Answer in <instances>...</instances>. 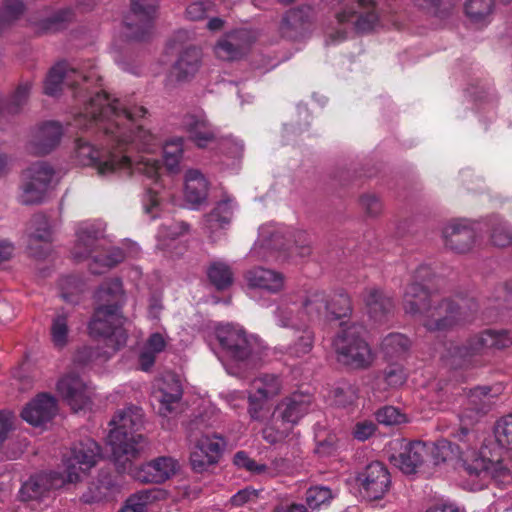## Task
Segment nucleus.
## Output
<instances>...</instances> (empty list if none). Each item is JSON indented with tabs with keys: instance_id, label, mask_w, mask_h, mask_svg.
I'll return each instance as SVG.
<instances>
[{
	"instance_id": "nucleus-1",
	"label": "nucleus",
	"mask_w": 512,
	"mask_h": 512,
	"mask_svg": "<svg viewBox=\"0 0 512 512\" xmlns=\"http://www.w3.org/2000/svg\"><path fill=\"white\" fill-rule=\"evenodd\" d=\"M147 113L144 106L112 99L107 93L91 97L85 108L74 115L70 125L94 136L102 147L97 148L84 137L77 138L75 162L95 168L100 176L131 175L136 171L158 184L162 170L160 161L141 157L134 164L131 155L134 151L150 152L157 145L155 136L138 123Z\"/></svg>"
},
{
	"instance_id": "nucleus-2",
	"label": "nucleus",
	"mask_w": 512,
	"mask_h": 512,
	"mask_svg": "<svg viewBox=\"0 0 512 512\" xmlns=\"http://www.w3.org/2000/svg\"><path fill=\"white\" fill-rule=\"evenodd\" d=\"M95 307L88 324L89 334L93 338L109 341L114 350L126 344L127 333L123 326L126 317L123 307L126 295L120 278L103 281L94 294Z\"/></svg>"
},
{
	"instance_id": "nucleus-3",
	"label": "nucleus",
	"mask_w": 512,
	"mask_h": 512,
	"mask_svg": "<svg viewBox=\"0 0 512 512\" xmlns=\"http://www.w3.org/2000/svg\"><path fill=\"white\" fill-rule=\"evenodd\" d=\"M101 448L96 441L86 438L75 444L67 459L66 475L56 471L39 473L31 476L23 483L19 496L22 501L38 500L45 497L51 490L58 489L67 481L76 483L80 479L79 472L86 473L100 457Z\"/></svg>"
},
{
	"instance_id": "nucleus-4",
	"label": "nucleus",
	"mask_w": 512,
	"mask_h": 512,
	"mask_svg": "<svg viewBox=\"0 0 512 512\" xmlns=\"http://www.w3.org/2000/svg\"><path fill=\"white\" fill-rule=\"evenodd\" d=\"M112 429L108 435L112 457L120 473L131 471L132 461L145 448L147 441L139 433L143 425L142 409L128 406L118 410L110 421Z\"/></svg>"
},
{
	"instance_id": "nucleus-5",
	"label": "nucleus",
	"mask_w": 512,
	"mask_h": 512,
	"mask_svg": "<svg viewBox=\"0 0 512 512\" xmlns=\"http://www.w3.org/2000/svg\"><path fill=\"white\" fill-rule=\"evenodd\" d=\"M418 315L430 331H445L467 320L463 307L450 300H440L428 266L418 267Z\"/></svg>"
},
{
	"instance_id": "nucleus-6",
	"label": "nucleus",
	"mask_w": 512,
	"mask_h": 512,
	"mask_svg": "<svg viewBox=\"0 0 512 512\" xmlns=\"http://www.w3.org/2000/svg\"><path fill=\"white\" fill-rule=\"evenodd\" d=\"M216 338L224 357L243 372L257 368L267 356L264 343L241 327L220 326L216 329Z\"/></svg>"
},
{
	"instance_id": "nucleus-7",
	"label": "nucleus",
	"mask_w": 512,
	"mask_h": 512,
	"mask_svg": "<svg viewBox=\"0 0 512 512\" xmlns=\"http://www.w3.org/2000/svg\"><path fill=\"white\" fill-rule=\"evenodd\" d=\"M101 81V77L94 70L89 72L79 71L71 67L69 63L62 61L53 66L44 82V93L56 96L65 85L73 91V97L78 103H82L83 110L91 97L97 93H106L98 90L95 84Z\"/></svg>"
},
{
	"instance_id": "nucleus-8",
	"label": "nucleus",
	"mask_w": 512,
	"mask_h": 512,
	"mask_svg": "<svg viewBox=\"0 0 512 512\" xmlns=\"http://www.w3.org/2000/svg\"><path fill=\"white\" fill-rule=\"evenodd\" d=\"M512 345V337L506 331L485 330L463 344H450L445 358L453 367L477 363L491 350H502Z\"/></svg>"
},
{
	"instance_id": "nucleus-9",
	"label": "nucleus",
	"mask_w": 512,
	"mask_h": 512,
	"mask_svg": "<svg viewBox=\"0 0 512 512\" xmlns=\"http://www.w3.org/2000/svg\"><path fill=\"white\" fill-rule=\"evenodd\" d=\"M363 332V326L358 324H352L338 332L333 344L340 364L354 370L371 366L373 354Z\"/></svg>"
},
{
	"instance_id": "nucleus-10",
	"label": "nucleus",
	"mask_w": 512,
	"mask_h": 512,
	"mask_svg": "<svg viewBox=\"0 0 512 512\" xmlns=\"http://www.w3.org/2000/svg\"><path fill=\"white\" fill-rule=\"evenodd\" d=\"M460 449L463 466L470 476L480 478L481 480L491 478L498 485L502 486L512 482V473L503 462H493L486 457L484 451L477 452L465 443Z\"/></svg>"
},
{
	"instance_id": "nucleus-11",
	"label": "nucleus",
	"mask_w": 512,
	"mask_h": 512,
	"mask_svg": "<svg viewBox=\"0 0 512 512\" xmlns=\"http://www.w3.org/2000/svg\"><path fill=\"white\" fill-rule=\"evenodd\" d=\"M158 9V0H131V13L124 20L125 35L130 40L150 38Z\"/></svg>"
},
{
	"instance_id": "nucleus-12",
	"label": "nucleus",
	"mask_w": 512,
	"mask_h": 512,
	"mask_svg": "<svg viewBox=\"0 0 512 512\" xmlns=\"http://www.w3.org/2000/svg\"><path fill=\"white\" fill-rule=\"evenodd\" d=\"M361 496L369 501L382 499L391 487V475L380 461L369 463L356 476Z\"/></svg>"
},
{
	"instance_id": "nucleus-13",
	"label": "nucleus",
	"mask_w": 512,
	"mask_h": 512,
	"mask_svg": "<svg viewBox=\"0 0 512 512\" xmlns=\"http://www.w3.org/2000/svg\"><path fill=\"white\" fill-rule=\"evenodd\" d=\"M54 175L53 168L46 162L33 163L24 172L21 202L26 205L40 203Z\"/></svg>"
},
{
	"instance_id": "nucleus-14",
	"label": "nucleus",
	"mask_w": 512,
	"mask_h": 512,
	"mask_svg": "<svg viewBox=\"0 0 512 512\" xmlns=\"http://www.w3.org/2000/svg\"><path fill=\"white\" fill-rule=\"evenodd\" d=\"M339 24L353 23L359 33L372 31L379 22L377 3L374 0H356L336 14Z\"/></svg>"
},
{
	"instance_id": "nucleus-15",
	"label": "nucleus",
	"mask_w": 512,
	"mask_h": 512,
	"mask_svg": "<svg viewBox=\"0 0 512 512\" xmlns=\"http://www.w3.org/2000/svg\"><path fill=\"white\" fill-rule=\"evenodd\" d=\"M255 37L250 30L236 29L223 35L216 43L214 52L219 59L236 61L250 50Z\"/></svg>"
},
{
	"instance_id": "nucleus-16",
	"label": "nucleus",
	"mask_w": 512,
	"mask_h": 512,
	"mask_svg": "<svg viewBox=\"0 0 512 512\" xmlns=\"http://www.w3.org/2000/svg\"><path fill=\"white\" fill-rule=\"evenodd\" d=\"M74 18L72 8L52 11L50 6H43L29 15L28 23L37 34L54 33L66 27Z\"/></svg>"
},
{
	"instance_id": "nucleus-17",
	"label": "nucleus",
	"mask_w": 512,
	"mask_h": 512,
	"mask_svg": "<svg viewBox=\"0 0 512 512\" xmlns=\"http://www.w3.org/2000/svg\"><path fill=\"white\" fill-rule=\"evenodd\" d=\"M224 441L218 436L201 437L190 453V464L197 473L206 471L210 466L218 463L223 449Z\"/></svg>"
},
{
	"instance_id": "nucleus-18",
	"label": "nucleus",
	"mask_w": 512,
	"mask_h": 512,
	"mask_svg": "<svg viewBox=\"0 0 512 512\" xmlns=\"http://www.w3.org/2000/svg\"><path fill=\"white\" fill-rule=\"evenodd\" d=\"M444 245L455 253L469 252L475 243V231L467 220L449 221L442 230Z\"/></svg>"
},
{
	"instance_id": "nucleus-19",
	"label": "nucleus",
	"mask_w": 512,
	"mask_h": 512,
	"mask_svg": "<svg viewBox=\"0 0 512 512\" xmlns=\"http://www.w3.org/2000/svg\"><path fill=\"white\" fill-rule=\"evenodd\" d=\"M57 391L74 412L85 409L91 402L89 387L73 372L60 378Z\"/></svg>"
},
{
	"instance_id": "nucleus-20",
	"label": "nucleus",
	"mask_w": 512,
	"mask_h": 512,
	"mask_svg": "<svg viewBox=\"0 0 512 512\" xmlns=\"http://www.w3.org/2000/svg\"><path fill=\"white\" fill-rule=\"evenodd\" d=\"M453 455L454 449L446 440L437 443L418 441V474L430 476L434 467L451 460Z\"/></svg>"
},
{
	"instance_id": "nucleus-21",
	"label": "nucleus",
	"mask_w": 512,
	"mask_h": 512,
	"mask_svg": "<svg viewBox=\"0 0 512 512\" xmlns=\"http://www.w3.org/2000/svg\"><path fill=\"white\" fill-rule=\"evenodd\" d=\"M183 390L180 380L175 374L165 375L153 392L154 401L158 402V413L167 416L174 412L182 398Z\"/></svg>"
},
{
	"instance_id": "nucleus-22",
	"label": "nucleus",
	"mask_w": 512,
	"mask_h": 512,
	"mask_svg": "<svg viewBox=\"0 0 512 512\" xmlns=\"http://www.w3.org/2000/svg\"><path fill=\"white\" fill-rule=\"evenodd\" d=\"M312 396L303 392H294L283 398L275 407L274 412L286 423L295 426L310 411Z\"/></svg>"
},
{
	"instance_id": "nucleus-23",
	"label": "nucleus",
	"mask_w": 512,
	"mask_h": 512,
	"mask_svg": "<svg viewBox=\"0 0 512 512\" xmlns=\"http://www.w3.org/2000/svg\"><path fill=\"white\" fill-rule=\"evenodd\" d=\"M104 231L96 224H84L76 233L77 240L72 250L75 260L80 261L87 258L93 260V256L101 248L100 240Z\"/></svg>"
},
{
	"instance_id": "nucleus-24",
	"label": "nucleus",
	"mask_w": 512,
	"mask_h": 512,
	"mask_svg": "<svg viewBox=\"0 0 512 512\" xmlns=\"http://www.w3.org/2000/svg\"><path fill=\"white\" fill-rule=\"evenodd\" d=\"M177 467L178 463L172 457L160 456L141 465L135 477L143 483L160 484L173 476Z\"/></svg>"
},
{
	"instance_id": "nucleus-25",
	"label": "nucleus",
	"mask_w": 512,
	"mask_h": 512,
	"mask_svg": "<svg viewBox=\"0 0 512 512\" xmlns=\"http://www.w3.org/2000/svg\"><path fill=\"white\" fill-rule=\"evenodd\" d=\"M57 412V404L54 397L49 394H39L22 410L23 420L31 425L39 426L50 421Z\"/></svg>"
},
{
	"instance_id": "nucleus-26",
	"label": "nucleus",
	"mask_w": 512,
	"mask_h": 512,
	"mask_svg": "<svg viewBox=\"0 0 512 512\" xmlns=\"http://www.w3.org/2000/svg\"><path fill=\"white\" fill-rule=\"evenodd\" d=\"M62 134V126L59 123L45 122L33 134L29 149L36 155H46L60 143Z\"/></svg>"
},
{
	"instance_id": "nucleus-27",
	"label": "nucleus",
	"mask_w": 512,
	"mask_h": 512,
	"mask_svg": "<svg viewBox=\"0 0 512 512\" xmlns=\"http://www.w3.org/2000/svg\"><path fill=\"white\" fill-rule=\"evenodd\" d=\"M275 317L282 327L300 330L306 325L298 294H289L282 298L278 305Z\"/></svg>"
},
{
	"instance_id": "nucleus-28",
	"label": "nucleus",
	"mask_w": 512,
	"mask_h": 512,
	"mask_svg": "<svg viewBox=\"0 0 512 512\" xmlns=\"http://www.w3.org/2000/svg\"><path fill=\"white\" fill-rule=\"evenodd\" d=\"M244 277L250 288L261 289L270 293H277L284 286L283 274L263 267H254L248 270Z\"/></svg>"
},
{
	"instance_id": "nucleus-29",
	"label": "nucleus",
	"mask_w": 512,
	"mask_h": 512,
	"mask_svg": "<svg viewBox=\"0 0 512 512\" xmlns=\"http://www.w3.org/2000/svg\"><path fill=\"white\" fill-rule=\"evenodd\" d=\"M182 123L189 139L197 147L205 148L215 140L214 128L204 116L188 114Z\"/></svg>"
},
{
	"instance_id": "nucleus-30",
	"label": "nucleus",
	"mask_w": 512,
	"mask_h": 512,
	"mask_svg": "<svg viewBox=\"0 0 512 512\" xmlns=\"http://www.w3.org/2000/svg\"><path fill=\"white\" fill-rule=\"evenodd\" d=\"M490 388L478 387L468 396V402L461 414V421L466 425L473 424L489 410L492 400L489 396Z\"/></svg>"
},
{
	"instance_id": "nucleus-31",
	"label": "nucleus",
	"mask_w": 512,
	"mask_h": 512,
	"mask_svg": "<svg viewBox=\"0 0 512 512\" xmlns=\"http://www.w3.org/2000/svg\"><path fill=\"white\" fill-rule=\"evenodd\" d=\"M310 15L311 8L309 6H301L287 11L280 25L282 36L288 39L298 38L305 30Z\"/></svg>"
},
{
	"instance_id": "nucleus-32",
	"label": "nucleus",
	"mask_w": 512,
	"mask_h": 512,
	"mask_svg": "<svg viewBox=\"0 0 512 512\" xmlns=\"http://www.w3.org/2000/svg\"><path fill=\"white\" fill-rule=\"evenodd\" d=\"M364 301L369 316L376 322L384 321L390 315L394 308V302L391 297L377 288L366 290Z\"/></svg>"
},
{
	"instance_id": "nucleus-33",
	"label": "nucleus",
	"mask_w": 512,
	"mask_h": 512,
	"mask_svg": "<svg viewBox=\"0 0 512 512\" xmlns=\"http://www.w3.org/2000/svg\"><path fill=\"white\" fill-rule=\"evenodd\" d=\"M301 308L306 318V324L328 317L329 300L323 291H314L305 295H298Z\"/></svg>"
},
{
	"instance_id": "nucleus-34",
	"label": "nucleus",
	"mask_w": 512,
	"mask_h": 512,
	"mask_svg": "<svg viewBox=\"0 0 512 512\" xmlns=\"http://www.w3.org/2000/svg\"><path fill=\"white\" fill-rule=\"evenodd\" d=\"M495 10L494 0H466L464 3V14L469 23L482 28L487 26Z\"/></svg>"
},
{
	"instance_id": "nucleus-35",
	"label": "nucleus",
	"mask_w": 512,
	"mask_h": 512,
	"mask_svg": "<svg viewBox=\"0 0 512 512\" xmlns=\"http://www.w3.org/2000/svg\"><path fill=\"white\" fill-rule=\"evenodd\" d=\"M185 199L192 205H200L208 195V182L204 175L195 169L188 170L185 174Z\"/></svg>"
},
{
	"instance_id": "nucleus-36",
	"label": "nucleus",
	"mask_w": 512,
	"mask_h": 512,
	"mask_svg": "<svg viewBox=\"0 0 512 512\" xmlns=\"http://www.w3.org/2000/svg\"><path fill=\"white\" fill-rule=\"evenodd\" d=\"M201 50L196 46L186 47L179 55L173 66V72L178 80H185L196 74L200 67Z\"/></svg>"
},
{
	"instance_id": "nucleus-37",
	"label": "nucleus",
	"mask_w": 512,
	"mask_h": 512,
	"mask_svg": "<svg viewBox=\"0 0 512 512\" xmlns=\"http://www.w3.org/2000/svg\"><path fill=\"white\" fill-rule=\"evenodd\" d=\"M339 493L340 488L338 486H311L305 493L306 504L312 510L327 509L332 501L339 496Z\"/></svg>"
},
{
	"instance_id": "nucleus-38",
	"label": "nucleus",
	"mask_w": 512,
	"mask_h": 512,
	"mask_svg": "<svg viewBox=\"0 0 512 512\" xmlns=\"http://www.w3.org/2000/svg\"><path fill=\"white\" fill-rule=\"evenodd\" d=\"M233 216V200L225 198L219 201L214 209L206 215L207 229L214 232L216 229H226Z\"/></svg>"
},
{
	"instance_id": "nucleus-39",
	"label": "nucleus",
	"mask_w": 512,
	"mask_h": 512,
	"mask_svg": "<svg viewBox=\"0 0 512 512\" xmlns=\"http://www.w3.org/2000/svg\"><path fill=\"white\" fill-rule=\"evenodd\" d=\"M415 445L416 441L402 440L400 451L390 456V462L407 475L416 473Z\"/></svg>"
},
{
	"instance_id": "nucleus-40",
	"label": "nucleus",
	"mask_w": 512,
	"mask_h": 512,
	"mask_svg": "<svg viewBox=\"0 0 512 512\" xmlns=\"http://www.w3.org/2000/svg\"><path fill=\"white\" fill-rule=\"evenodd\" d=\"M293 426L291 424L286 423L281 417L277 416V413L273 411L269 421L266 423L265 427L262 429V438L269 444H277L284 441L290 432L292 431Z\"/></svg>"
},
{
	"instance_id": "nucleus-41",
	"label": "nucleus",
	"mask_w": 512,
	"mask_h": 512,
	"mask_svg": "<svg viewBox=\"0 0 512 512\" xmlns=\"http://www.w3.org/2000/svg\"><path fill=\"white\" fill-rule=\"evenodd\" d=\"M32 232L30 234L29 249L34 250L37 242H42L46 246L52 241V231L48 218L42 213L33 215L30 221Z\"/></svg>"
},
{
	"instance_id": "nucleus-42",
	"label": "nucleus",
	"mask_w": 512,
	"mask_h": 512,
	"mask_svg": "<svg viewBox=\"0 0 512 512\" xmlns=\"http://www.w3.org/2000/svg\"><path fill=\"white\" fill-rule=\"evenodd\" d=\"M280 233L281 232L279 230L271 233V241L275 243V246L278 249L291 250L292 247L290 246V239H286L283 243H277ZM289 238H293L294 242V250H292V252L297 253L301 257L310 255V241L308 240V234L305 231H295L293 233H289Z\"/></svg>"
},
{
	"instance_id": "nucleus-43",
	"label": "nucleus",
	"mask_w": 512,
	"mask_h": 512,
	"mask_svg": "<svg viewBox=\"0 0 512 512\" xmlns=\"http://www.w3.org/2000/svg\"><path fill=\"white\" fill-rule=\"evenodd\" d=\"M125 259V253L118 247H110L108 249L99 248L97 253L93 256V263L90 265V270L93 274H101L102 271L95 266L100 265L105 268H112L120 264Z\"/></svg>"
},
{
	"instance_id": "nucleus-44",
	"label": "nucleus",
	"mask_w": 512,
	"mask_h": 512,
	"mask_svg": "<svg viewBox=\"0 0 512 512\" xmlns=\"http://www.w3.org/2000/svg\"><path fill=\"white\" fill-rule=\"evenodd\" d=\"M210 283L219 291L229 288L233 283V272L230 266L221 261H215L207 269Z\"/></svg>"
},
{
	"instance_id": "nucleus-45",
	"label": "nucleus",
	"mask_w": 512,
	"mask_h": 512,
	"mask_svg": "<svg viewBox=\"0 0 512 512\" xmlns=\"http://www.w3.org/2000/svg\"><path fill=\"white\" fill-rule=\"evenodd\" d=\"M31 84L29 82L18 85L11 97L6 100L0 97V115L16 114L27 102L30 94Z\"/></svg>"
},
{
	"instance_id": "nucleus-46",
	"label": "nucleus",
	"mask_w": 512,
	"mask_h": 512,
	"mask_svg": "<svg viewBox=\"0 0 512 512\" xmlns=\"http://www.w3.org/2000/svg\"><path fill=\"white\" fill-rule=\"evenodd\" d=\"M409 346V339L400 333H391L387 335L381 343V349L385 357L389 359L403 357L408 351Z\"/></svg>"
},
{
	"instance_id": "nucleus-47",
	"label": "nucleus",
	"mask_w": 512,
	"mask_h": 512,
	"mask_svg": "<svg viewBox=\"0 0 512 512\" xmlns=\"http://www.w3.org/2000/svg\"><path fill=\"white\" fill-rule=\"evenodd\" d=\"M69 332L68 315L64 312L57 313L52 319L50 327V336L54 347L64 348L68 344Z\"/></svg>"
},
{
	"instance_id": "nucleus-48",
	"label": "nucleus",
	"mask_w": 512,
	"mask_h": 512,
	"mask_svg": "<svg viewBox=\"0 0 512 512\" xmlns=\"http://www.w3.org/2000/svg\"><path fill=\"white\" fill-rule=\"evenodd\" d=\"M156 500L154 490H140L131 494L124 502L119 512H147L149 504Z\"/></svg>"
},
{
	"instance_id": "nucleus-49",
	"label": "nucleus",
	"mask_w": 512,
	"mask_h": 512,
	"mask_svg": "<svg viewBox=\"0 0 512 512\" xmlns=\"http://www.w3.org/2000/svg\"><path fill=\"white\" fill-rule=\"evenodd\" d=\"M184 139L175 137L166 141L163 147V159L167 170L174 173L178 170L179 162L183 154Z\"/></svg>"
},
{
	"instance_id": "nucleus-50",
	"label": "nucleus",
	"mask_w": 512,
	"mask_h": 512,
	"mask_svg": "<svg viewBox=\"0 0 512 512\" xmlns=\"http://www.w3.org/2000/svg\"><path fill=\"white\" fill-rule=\"evenodd\" d=\"M253 386L256 389L255 393L261 395L262 398L270 399L280 393L282 382L275 374H261L254 380Z\"/></svg>"
},
{
	"instance_id": "nucleus-51",
	"label": "nucleus",
	"mask_w": 512,
	"mask_h": 512,
	"mask_svg": "<svg viewBox=\"0 0 512 512\" xmlns=\"http://www.w3.org/2000/svg\"><path fill=\"white\" fill-rule=\"evenodd\" d=\"M295 332L297 333L296 339L288 347V352L292 356L301 357L312 350L314 333L310 330L308 324L300 330H295Z\"/></svg>"
},
{
	"instance_id": "nucleus-52",
	"label": "nucleus",
	"mask_w": 512,
	"mask_h": 512,
	"mask_svg": "<svg viewBox=\"0 0 512 512\" xmlns=\"http://www.w3.org/2000/svg\"><path fill=\"white\" fill-rule=\"evenodd\" d=\"M4 10L0 13V34L17 21L25 11L22 0H4Z\"/></svg>"
},
{
	"instance_id": "nucleus-53",
	"label": "nucleus",
	"mask_w": 512,
	"mask_h": 512,
	"mask_svg": "<svg viewBox=\"0 0 512 512\" xmlns=\"http://www.w3.org/2000/svg\"><path fill=\"white\" fill-rule=\"evenodd\" d=\"M358 392L356 385L342 382L333 390L334 403L343 408L354 406L359 397Z\"/></svg>"
},
{
	"instance_id": "nucleus-54",
	"label": "nucleus",
	"mask_w": 512,
	"mask_h": 512,
	"mask_svg": "<svg viewBox=\"0 0 512 512\" xmlns=\"http://www.w3.org/2000/svg\"><path fill=\"white\" fill-rule=\"evenodd\" d=\"M352 313L351 300L345 292H339L329 301L328 317L341 319L350 316Z\"/></svg>"
},
{
	"instance_id": "nucleus-55",
	"label": "nucleus",
	"mask_w": 512,
	"mask_h": 512,
	"mask_svg": "<svg viewBox=\"0 0 512 512\" xmlns=\"http://www.w3.org/2000/svg\"><path fill=\"white\" fill-rule=\"evenodd\" d=\"M494 434L499 446L512 451V414L502 417L497 422Z\"/></svg>"
},
{
	"instance_id": "nucleus-56",
	"label": "nucleus",
	"mask_w": 512,
	"mask_h": 512,
	"mask_svg": "<svg viewBox=\"0 0 512 512\" xmlns=\"http://www.w3.org/2000/svg\"><path fill=\"white\" fill-rule=\"evenodd\" d=\"M430 10L435 16L444 19L453 14L456 0H418V7Z\"/></svg>"
},
{
	"instance_id": "nucleus-57",
	"label": "nucleus",
	"mask_w": 512,
	"mask_h": 512,
	"mask_svg": "<svg viewBox=\"0 0 512 512\" xmlns=\"http://www.w3.org/2000/svg\"><path fill=\"white\" fill-rule=\"evenodd\" d=\"M221 2L222 0L194 1L186 8V17L192 21L202 20Z\"/></svg>"
},
{
	"instance_id": "nucleus-58",
	"label": "nucleus",
	"mask_w": 512,
	"mask_h": 512,
	"mask_svg": "<svg viewBox=\"0 0 512 512\" xmlns=\"http://www.w3.org/2000/svg\"><path fill=\"white\" fill-rule=\"evenodd\" d=\"M375 417L379 424L386 426L399 425L407 421L406 415L400 409L389 405L379 408Z\"/></svg>"
},
{
	"instance_id": "nucleus-59",
	"label": "nucleus",
	"mask_w": 512,
	"mask_h": 512,
	"mask_svg": "<svg viewBox=\"0 0 512 512\" xmlns=\"http://www.w3.org/2000/svg\"><path fill=\"white\" fill-rule=\"evenodd\" d=\"M268 398H262L257 393H250L248 397V414L254 421L263 422L269 413L266 408Z\"/></svg>"
},
{
	"instance_id": "nucleus-60",
	"label": "nucleus",
	"mask_w": 512,
	"mask_h": 512,
	"mask_svg": "<svg viewBox=\"0 0 512 512\" xmlns=\"http://www.w3.org/2000/svg\"><path fill=\"white\" fill-rule=\"evenodd\" d=\"M262 492L263 490H257L250 486L245 487L230 498V503L233 507L256 504L262 498Z\"/></svg>"
},
{
	"instance_id": "nucleus-61",
	"label": "nucleus",
	"mask_w": 512,
	"mask_h": 512,
	"mask_svg": "<svg viewBox=\"0 0 512 512\" xmlns=\"http://www.w3.org/2000/svg\"><path fill=\"white\" fill-rule=\"evenodd\" d=\"M383 377L389 387L395 388L405 383L407 373L402 364L395 362L384 369Z\"/></svg>"
},
{
	"instance_id": "nucleus-62",
	"label": "nucleus",
	"mask_w": 512,
	"mask_h": 512,
	"mask_svg": "<svg viewBox=\"0 0 512 512\" xmlns=\"http://www.w3.org/2000/svg\"><path fill=\"white\" fill-rule=\"evenodd\" d=\"M233 463L238 468H243L256 475H260L268 469L265 464H259L254 459L250 458L245 451H238L234 455Z\"/></svg>"
},
{
	"instance_id": "nucleus-63",
	"label": "nucleus",
	"mask_w": 512,
	"mask_h": 512,
	"mask_svg": "<svg viewBox=\"0 0 512 512\" xmlns=\"http://www.w3.org/2000/svg\"><path fill=\"white\" fill-rule=\"evenodd\" d=\"M359 204L365 214L369 217H377L381 214L383 205L381 200L374 194H364L359 199Z\"/></svg>"
},
{
	"instance_id": "nucleus-64",
	"label": "nucleus",
	"mask_w": 512,
	"mask_h": 512,
	"mask_svg": "<svg viewBox=\"0 0 512 512\" xmlns=\"http://www.w3.org/2000/svg\"><path fill=\"white\" fill-rule=\"evenodd\" d=\"M377 430V425L372 420H363L357 422L353 429V438L364 442L368 440Z\"/></svg>"
}]
</instances>
